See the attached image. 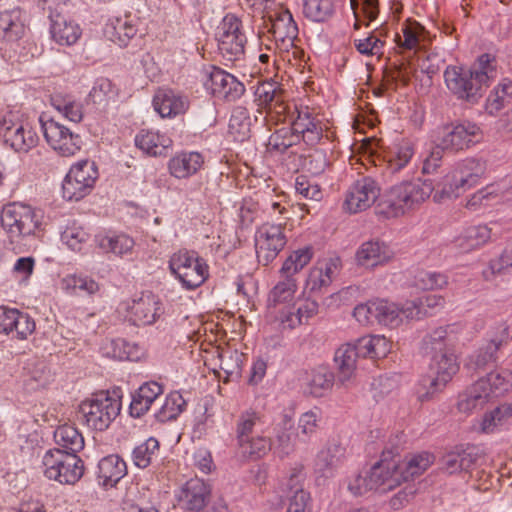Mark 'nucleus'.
Instances as JSON below:
<instances>
[{
  "label": "nucleus",
  "instance_id": "obj_1",
  "mask_svg": "<svg viewBox=\"0 0 512 512\" xmlns=\"http://www.w3.org/2000/svg\"><path fill=\"white\" fill-rule=\"evenodd\" d=\"M434 190L430 179L417 178L393 186L377 206V213L386 218L398 217L425 202Z\"/></svg>",
  "mask_w": 512,
  "mask_h": 512
},
{
  "label": "nucleus",
  "instance_id": "obj_2",
  "mask_svg": "<svg viewBox=\"0 0 512 512\" xmlns=\"http://www.w3.org/2000/svg\"><path fill=\"white\" fill-rule=\"evenodd\" d=\"M312 251L303 248L294 251L284 261L280 269V280L269 293L268 301L276 306L294 299L298 287L297 274L311 261Z\"/></svg>",
  "mask_w": 512,
  "mask_h": 512
},
{
  "label": "nucleus",
  "instance_id": "obj_3",
  "mask_svg": "<svg viewBox=\"0 0 512 512\" xmlns=\"http://www.w3.org/2000/svg\"><path fill=\"white\" fill-rule=\"evenodd\" d=\"M121 410L119 399L110 396L109 392H100L79 405V419L89 428L96 431L106 430L116 419Z\"/></svg>",
  "mask_w": 512,
  "mask_h": 512
},
{
  "label": "nucleus",
  "instance_id": "obj_4",
  "mask_svg": "<svg viewBox=\"0 0 512 512\" xmlns=\"http://www.w3.org/2000/svg\"><path fill=\"white\" fill-rule=\"evenodd\" d=\"M447 88L458 98L475 103L483 95V89L488 85L487 71L465 69L448 66L444 72Z\"/></svg>",
  "mask_w": 512,
  "mask_h": 512
},
{
  "label": "nucleus",
  "instance_id": "obj_5",
  "mask_svg": "<svg viewBox=\"0 0 512 512\" xmlns=\"http://www.w3.org/2000/svg\"><path fill=\"white\" fill-rule=\"evenodd\" d=\"M43 213L22 203H10L1 213V225L13 241L15 238L35 235L41 230Z\"/></svg>",
  "mask_w": 512,
  "mask_h": 512
},
{
  "label": "nucleus",
  "instance_id": "obj_6",
  "mask_svg": "<svg viewBox=\"0 0 512 512\" xmlns=\"http://www.w3.org/2000/svg\"><path fill=\"white\" fill-rule=\"evenodd\" d=\"M44 475L60 484L73 485L84 473L83 461L74 453L60 448L48 450L43 456Z\"/></svg>",
  "mask_w": 512,
  "mask_h": 512
},
{
  "label": "nucleus",
  "instance_id": "obj_7",
  "mask_svg": "<svg viewBox=\"0 0 512 512\" xmlns=\"http://www.w3.org/2000/svg\"><path fill=\"white\" fill-rule=\"evenodd\" d=\"M456 355L453 351H445L433 355L430 364L429 376L423 377L420 381V388L417 390L418 399L423 402L432 398L452 379L458 371Z\"/></svg>",
  "mask_w": 512,
  "mask_h": 512
},
{
  "label": "nucleus",
  "instance_id": "obj_8",
  "mask_svg": "<svg viewBox=\"0 0 512 512\" xmlns=\"http://www.w3.org/2000/svg\"><path fill=\"white\" fill-rule=\"evenodd\" d=\"M511 340L509 326L502 322L489 332L487 344L470 355L464 368L471 374L484 372L498 361V352Z\"/></svg>",
  "mask_w": 512,
  "mask_h": 512
},
{
  "label": "nucleus",
  "instance_id": "obj_9",
  "mask_svg": "<svg viewBox=\"0 0 512 512\" xmlns=\"http://www.w3.org/2000/svg\"><path fill=\"white\" fill-rule=\"evenodd\" d=\"M218 50L225 65L242 61L245 56L247 38L242 31V22L235 15H226L217 33Z\"/></svg>",
  "mask_w": 512,
  "mask_h": 512
},
{
  "label": "nucleus",
  "instance_id": "obj_10",
  "mask_svg": "<svg viewBox=\"0 0 512 512\" xmlns=\"http://www.w3.org/2000/svg\"><path fill=\"white\" fill-rule=\"evenodd\" d=\"M169 268L173 275L187 289L199 287L208 277V266L195 252L180 250L169 260Z\"/></svg>",
  "mask_w": 512,
  "mask_h": 512
},
{
  "label": "nucleus",
  "instance_id": "obj_11",
  "mask_svg": "<svg viewBox=\"0 0 512 512\" xmlns=\"http://www.w3.org/2000/svg\"><path fill=\"white\" fill-rule=\"evenodd\" d=\"M399 444L400 438L397 435L385 446L381 461L374 464L370 471L366 473L372 490H379L384 493L400 484L401 480L396 463L390 461L399 454Z\"/></svg>",
  "mask_w": 512,
  "mask_h": 512
},
{
  "label": "nucleus",
  "instance_id": "obj_12",
  "mask_svg": "<svg viewBox=\"0 0 512 512\" xmlns=\"http://www.w3.org/2000/svg\"><path fill=\"white\" fill-rule=\"evenodd\" d=\"M98 168L93 161L82 160L74 164L62 184L63 197L78 201L88 195L98 178Z\"/></svg>",
  "mask_w": 512,
  "mask_h": 512
},
{
  "label": "nucleus",
  "instance_id": "obj_13",
  "mask_svg": "<svg viewBox=\"0 0 512 512\" xmlns=\"http://www.w3.org/2000/svg\"><path fill=\"white\" fill-rule=\"evenodd\" d=\"M285 223H264L255 233V249L258 262L269 265L276 259L287 243Z\"/></svg>",
  "mask_w": 512,
  "mask_h": 512
},
{
  "label": "nucleus",
  "instance_id": "obj_14",
  "mask_svg": "<svg viewBox=\"0 0 512 512\" xmlns=\"http://www.w3.org/2000/svg\"><path fill=\"white\" fill-rule=\"evenodd\" d=\"M0 133L6 143L17 152H27L37 143V135L18 112L10 111L0 122Z\"/></svg>",
  "mask_w": 512,
  "mask_h": 512
},
{
  "label": "nucleus",
  "instance_id": "obj_15",
  "mask_svg": "<svg viewBox=\"0 0 512 512\" xmlns=\"http://www.w3.org/2000/svg\"><path fill=\"white\" fill-rule=\"evenodd\" d=\"M204 87L214 97L234 102L245 92V86L234 75L216 66H208L203 70Z\"/></svg>",
  "mask_w": 512,
  "mask_h": 512
},
{
  "label": "nucleus",
  "instance_id": "obj_16",
  "mask_svg": "<svg viewBox=\"0 0 512 512\" xmlns=\"http://www.w3.org/2000/svg\"><path fill=\"white\" fill-rule=\"evenodd\" d=\"M484 164L477 159L468 158L458 164L451 176L447 177V184L442 192L447 197H459L468 189L478 184L484 174Z\"/></svg>",
  "mask_w": 512,
  "mask_h": 512
},
{
  "label": "nucleus",
  "instance_id": "obj_17",
  "mask_svg": "<svg viewBox=\"0 0 512 512\" xmlns=\"http://www.w3.org/2000/svg\"><path fill=\"white\" fill-rule=\"evenodd\" d=\"M41 127L47 143L61 156H72L82 145L79 134L54 119L40 118Z\"/></svg>",
  "mask_w": 512,
  "mask_h": 512
},
{
  "label": "nucleus",
  "instance_id": "obj_18",
  "mask_svg": "<svg viewBox=\"0 0 512 512\" xmlns=\"http://www.w3.org/2000/svg\"><path fill=\"white\" fill-rule=\"evenodd\" d=\"M480 137L479 126L471 122H464L443 127L437 138V144L444 151L457 152L478 142Z\"/></svg>",
  "mask_w": 512,
  "mask_h": 512
},
{
  "label": "nucleus",
  "instance_id": "obj_19",
  "mask_svg": "<svg viewBox=\"0 0 512 512\" xmlns=\"http://www.w3.org/2000/svg\"><path fill=\"white\" fill-rule=\"evenodd\" d=\"M128 320L137 326L151 325L162 314L159 298L151 292H143L125 304Z\"/></svg>",
  "mask_w": 512,
  "mask_h": 512
},
{
  "label": "nucleus",
  "instance_id": "obj_20",
  "mask_svg": "<svg viewBox=\"0 0 512 512\" xmlns=\"http://www.w3.org/2000/svg\"><path fill=\"white\" fill-rule=\"evenodd\" d=\"M380 195L378 183L371 177L356 180L347 190L344 209L350 213L365 211Z\"/></svg>",
  "mask_w": 512,
  "mask_h": 512
},
{
  "label": "nucleus",
  "instance_id": "obj_21",
  "mask_svg": "<svg viewBox=\"0 0 512 512\" xmlns=\"http://www.w3.org/2000/svg\"><path fill=\"white\" fill-rule=\"evenodd\" d=\"M292 122L300 142L303 141L306 145L313 147L323 139L326 125L308 107L297 110V116Z\"/></svg>",
  "mask_w": 512,
  "mask_h": 512
},
{
  "label": "nucleus",
  "instance_id": "obj_22",
  "mask_svg": "<svg viewBox=\"0 0 512 512\" xmlns=\"http://www.w3.org/2000/svg\"><path fill=\"white\" fill-rule=\"evenodd\" d=\"M480 454L474 446H457L441 458V469L448 474L470 473L478 464Z\"/></svg>",
  "mask_w": 512,
  "mask_h": 512
},
{
  "label": "nucleus",
  "instance_id": "obj_23",
  "mask_svg": "<svg viewBox=\"0 0 512 512\" xmlns=\"http://www.w3.org/2000/svg\"><path fill=\"white\" fill-rule=\"evenodd\" d=\"M359 358L357 347L348 342L341 345L334 355V362L337 366V379L336 383L343 387L353 385L356 377V364Z\"/></svg>",
  "mask_w": 512,
  "mask_h": 512
},
{
  "label": "nucleus",
  "instance_id": "obj_24",
  "mask_svg": "<svg viewBox=\"0 0 512 512\" xmlns=\"http://www.w3.org/2000/svg\"><path fill=\"white\" fill-rule=\"evenodd\" d=\"M346 449L338 441L332 440L322 448L315 459L314 470L317 475L331 478L343 464Z\"/></svg>",
  "mask_w": 512,
  "mask_h": 512
},
{
  "label": "nucleus",
  "instance_id": "obj_25",
  "mask_svg": "<svg viewBox=\"0 0 512 512\" xmlns=\"http://www.w3.org/2000/svg\"><path fill=\"white\" fill-rule=\"evenodd\" d=\"M394 257V251L385 242L369 240L360 245L355 259L359 266L374 268L388 263Z\"/></svg>",
  "mask_w": 512,
  "mask_h": 512
},
{
  "label": "nucleus",
  "instance_id": "obj_26",
  "mask_svg": "<svg viewBox=\"0 0 512 512\" xmlns=\"http://www.w3.org/2000/svg\"><path fill=\"white\" fill-rule=\"evenodd\" d=\"M210 486L202 479L191 478L182 486L178 499L185 510L194 512L200 511L210 497Z\"/></svg>",
  "mask_w": 512,
  "mask_h": 512
},
{
  "label": "nucleus",
  "instance_id": "obj_27",
  "mask_svg": "<svg viewBox=\"0 0 512 512\" xmlns=\"http://www.w3.org/2000/svg\"><path fill=\"white\" fill-rule=\"evenodd\" d=\"M268 32L273 35L275 42L287 46L293 45L298 36V27L289 10H283L269 16Z\"/></svg>",
  "mask_w": 512,
  "mask_h": 512
},
{
  "label": "nucleus",
  "instance_id": "obj_28",
  "mask_svg": "<svg viewBox=\"0 0 512 512\" xmlns=\"http://www.w3.org/2000/svg\"><path fill=\"white\" fill-rule=\"evenodd\" d=\"M297 439L302 441L303 437L296 432L292 418L283 415L275 428V440L273 442L275 453L280 457L289 456L295 450Z\"/></svg>",
  "mask_w": 512,
  "mask_h": 512
},
{
  "label": "nucleus",
  "instance_id": "obj_29",
  "mask_svg": "<svg viewBox=\"0 0 512 512\" xmlns=\"http://www.w3.org/2000/svg\"><path fill=\"white\" fill-rule=\"evenodd\" d=\"M204 164L203 156L194 151L175 154L168 162V170L176 179H186L196 174Z\"/></svg>",
  "mask_w": 512,
  "mask_h": 512
},
{
  "label": "nucleus",
  "instance_id": "obj_30",
  "mask_svg": "<svg viewBox=\"0 0 512 512\" xmlns=\"http://www.w3.org/2000/svg\"><path fill=\"white\" fill-rule=\"evenodd\" d=\"M126 474V462L118 455L106 456L98 463L97 480L103 487L115 486Z\"/></svg>",
  "mask_w": 512,
  "mask_h": 512
},
{
  "label": "nucleus",
  "instance_id": "obj_31",
  "mask_svg": "<svg viewBox=\"0 0 512 512\" xmlns=\"http://www.w3.org/2000/svg\"><path fill=\"white\" fill-rule=\"evenodd\" d=\"M135 145L145 154L158 157L167 154L172 146V140L159 131L141 130L135 137Z\"/></svg>",
  "mask_w": 512,
  "mask_h": 512
},
{
  "label": "nucleus",
  "instance_id": "obj_32",
  "mask_svg": "<svg viewBox=\"0 0 512 512\" xmlns=\"http://www.w3.org/2000/svg\"><path fill=\"white\" fill-rule=\"evenodd\" d=\"M163 394V386L155 381L146 382L139 387L132 397L130 414L139 418L150 409L152 403Z\"/></svg>",
  "mask_w": 512,
  "mask_h": 512
},
{
  "label": "nucleus",
  "instance_id": "obj_33",
  "mask_svg": "<svg viewBox=\"0 0 512 512\" xmlns=\"http://www.w3.org/2000/svg\"><path fill=\"white\" fill-rule=\"evenodd\" d=\"M188 99L172 90H159L153 98V106L161 117H174L188 108Z\"/></svg>",
  "mask_w": 512,
  "mask_h": 512
},
{
  "label": "nucleus",
  "instance_id": "obj_34",
  "mask_svg": "<svg viewBox=\"0 0 512 512\" xmlns=\"http://www.w3.org/2000/svg\"><path fill=\"white\" fill-rule=\"evenodd\" d=\"M496 223L488 225L470 226L456 239V246L464 252L476 249L487 243L493 235H496Z\"/></svg>",
  "mask_w": 512,
  "mask_h": 512
},
{
  "label": "nucleus",
  "instance_id": "obj_35",
  "mask_svg": "<svg viewBox=\"0 0 512 512\" xmlns=\"http://www.w3.org/2000/svg\"><path fill=\"white\" fill-rule=\"evenodd\" d=\"M333 383V373L328 368L320 366L307 373L303 391L313 397H323L332 389Z\"/></svg>",
  "mask_w": 512,
  "mask_h": 512
},
{
  "label": "nucleus",
  "instance_id": "obj_36",
  "mask_svg": "<svg viewBox=\"0 0 512 512\" xmlns=\"http://www.w3.org/2000/svg\"><path fill=\"white\" fill-rule=\"evenodd\" d=\"M25 32L23 13L19 8L0 12V39L16 42Z\"/></svg>",
  "mask_w": 512,
  "mask_h": 512
},
{
  "label": "nucleus",
  "instance_id": "obj_37",
  "mask_svg": "<svg viewBox=\"0 0 512 512\" xmlns=\"http://www.w3.org/2000/svg\"><path fill=\"white\" fill-rule=\"evenodd\" d=\"M50 33L59 45L71 46L81 36V29L74 21L68 20L64 15L52 17Z\"/></svg>",
  "mask_w": 512,
  "mask_h": 512
},
{
  "label": "nucleus",
  "instance_id": "obj_38",
  "mask_svg": "<svg viewBox=\"0 0 512 512\" xmlns=\"http://www.w3.org/2000/svg\"><path fill=\"white\" fill-rule=\"evenodd\" d=\"M137 31L135 21L129 16L115 18L105 28L106 36L121 47L127 46Z\"/></svg>",
  "mask_w": 512,
  "mask_h": 512
},
{
  "label": "nucleus",
  "instance_id": "obj_39",
  "mask_svg": "<svg viewBox=\"0 0 512 512\" xmlns=\"http://www.w3.org/2000/svg\"><path fill=\"white\" fill-rule=\"evenodd\" d=\"M435 457L428 452L410 455L403 463L396 464L400 480L408 481L424 473L433 463Z\"/></svg>",
  "mask_w": 512,
  "mask_h": 512
},
{
  "label": "nucleus",
  "instance_id": "obj_40",
  "mask_svg": "<svg viewBox=\"0 0 512 512\" xmlns=\"http://www.w3.org/2000/svg\"><path fill=\"white\" fill-rule=\"evenodd\" d=\"M478 381L490 398L498 397L512 387V372L507 369H497L481 377Z\"/></svg>",
  "mask_w": 512,
  "mask_h": 512
},
{
  "label": "nucleus",
  "instance_id": "obj_41",
  "mask_svg": "<svg viewBox=\"0 0 512 512\" xmlns=\"http://www.w3.org/2000/svg\"><path fill=\"white\" fill-rule=\"evenodd\" d=\"M500 199L512 200V196L507 195L505 185H487L485 188L474 193L467 201L466 207L476 211L481 206H488L499 203Z\"/></svg>",
  "mask_w": 512,
  "mask_h": 512
},
{
  "label": "nucleus",
  "instance_id": "obj_42",
  "mask_svg": "<svg viewBox=\"0 0 512 512\" xmlns=\"http://www.w3.org/2000/svg\"><path fill=\"white\" fill-rule=\"evenodd\" d=\"M357 347L359 357L381 358L387 355L390 349L389 341L381 335H368L352 342Z\"/></svg>",
  "mask_w": 512,
  "mask_h": 512
},
{
  "label": "nucleus",
  "instance_id": "obj_43",
  "mask_svg": "<svg viewBox=\"0 0 512 512\" xmlns=\"http://www.w3.org/2000/svg\"><path fill=\"white\" fill-rule=\"evenodd\" d=\"M55 443L64 452L76 454L84 447L82 434L72 425L64 424L54 431Z\"/></svg>",
  "mask_w": 512,
  "mask_h": 512
},
{
  "label": "nucleus",
  "instance_id": "obj_44",
  "mask_svg": "<svg viewBox=\"0 0 512 512\" xmlns=\"http://www.w3.org/2000/svg\"><path fill=\"white\" fill-rule=\"evenodd\" d=\"M415 153L414 146L408 141L391 148L385 155L386 167L391 174L400 172L408 166Z\"/></svg>",
  "mask_w": 512,
  "mask_h": 512
},
{
  "label": "nucleus",
  "instance_id": "obj_45",
  "mask_svg": "<svg viewBox=\"0 0 512 512\" xmlns=\"http://www.w3.org/2000/svg\"><path fill=\"white\" fill-rule=\"evenodd\" d=\"M491 398L477 380L459 397L458 409L463 413H471L480 410Z\"/></svg>",
  "mask_w": 512,
  "mask_h": 512
},
{
  "label": "nucleus",
  "instance_id": "obj_46",
  "mask_svg": "<svg viewBox=\"0 0 512 512\" xmlns=\"http://www.w3.org/2000/svg\"><path fill=\"white\" fill-rule=\"evenodd\" d=\"M159 449V441L154 437H149L134 447L131 453V460L137 468L145 469L158 459Z\"/></svg>",
  "mask_w": 512,
  "mask_h": 512
},
{
  "label": "nucleus",
  "instance_id": "obj_47",
  "mask_svg": "<svg viewBox=\"0 0 512 512\" xmlns=\"http://www.w3.org/2000/svg\"><path fill=\"white\" fill-rule=\"evenodd\" d=\"M454 326L439 327L433 330L430 334L425 336L424 345L426 349H430L434 354L443 353L445 351H452L450 346L455 341Z\"/></svg>",
  "mask_w": 512,
  "mask_h": 512
},
{
  "label": "nucleus",
  "instance_id": "obj_48",
  "mask_svg": "<svg viewBox=\"0 0 512 512\" xmlns=\"http://www.w3.org/2000/svg\"><path fill=\"white\" fill-rule=\"evenodd\" d=\"M105 349L108 356L118 360L137 361L141 356V349L136 343L122 338L111 340Z\"/></svg>",
  "mask_w": 512,
  "mask_h": 512
},
{
  "label": "nucleus",
  "instance_id": "obj_49",
  "mask_svg": "<svg viewBox=\"0 0 512 512\" xmlns=\"http://www.w3.org/2000/svg\"><path fill=\"white\" fill-rule=\"evenodd\" d=\"M299 143L300 138L293 129V122H291V127H282L271 134L268 146L273 151L284 153L290 147Z\"/></svg>",
  "mask_w": 512,
  "mask_h": 512
},
{
  "label": "nucleus",
  "instance_id": "obj_50",
  "mask_svg": "<svg viewBox=\"0 0 512 512\" xmlns=\"http://www.w3.org/2000/svg\"><path fill=\"white\" fill-rule=\"evenodd\" d=\"M61 288L66 292H76L77 290L93 295L100 289L99 284L89 276L69 274L62 278Z\"/></svg>",
  "mask_w": 512,
  "mask_h": 512
},
{
  "label": "nucleus",
  "instance_id": "obj_51",
  "mask_svg": "<svg viewBox=\"0 0 512 512\" xmlns=\"http://www.w3.org/2000/svg\"><path fill=\"white\" fill-rule=\"evenodd\" d=\"M135 242L133 238L126 234L114 236H105L99 240V247L106 252H112L118 256H124L132 253Z\"/></svg>",
  "mask_w": 512,
  "mask_h": 512
},
{
  "label": "nucleus",
  "instance_id": "obj_52",
  "mask_svg": "<svg viewBox=\"0 0 512 512\" xmlns=\"http://www.w3.org/2000/svg\"><path fill=\"white\" fill-rule=\"evenodd\" d=\"M51 375L44 362L29 364L26 368L24 385L28 390H37L45 387L50 381Z\"/></svg>",
  "mask_w": 512,
  "mask_h": 512
},
{
  "label": "nucleus",
  "instance_id": "obj_53",
  "mask_svg": "<svg viewBox=\"0 0 512 512\" xmlns=\"http://www.w3.org/2000/svg\"><path fill=\"white\" fill-rule=\"evenodd\" d=\"M185 406L186 402L179 393H171L166 397L161 408L155 413V417L162 423L174 420L184 410Z\"/></svg>",
  "mask_w": 512,
  "mask_h": 512
},
{
  "label": "nucleus",
  "instance_id": "obj_54",
  "mask_svg": "<svg viewBox=\"0 0 512 512\" xmlns=\"http://www.w3.org/2000/svg\"><path fill=\"white\" fill-rule=\"evenodd\" d=\"M447 284V275L436 271L420 270L413 279V285L421 290L443 289Z\"/></svg>",
  "mask_w": 512,
  "mask_h": 512
},
{
  "label": "nucleus",
  "instance_id": "obj_55",
  "mask_svg": "<svg viewBox=\"0 0 512 512\" xmlns=\"http://www.w3.org/2000/svg\"><path fill=\"white\" fill-rule=\"evenodd\" d=\"M301 168L313 176L321 175L329 165L327 154L324 150L313 149L301 156Z\"/></svg>",
  "mask_w": 512,
  "mask_h": 512
},
{
  "label": "nucleus",
  "instance_id": "obj_56",
  "mask_svg": "<svg viewBox=\"0 0 512 512\" xmlns=\"http://www.w3.org/2000/svg\"><path fill=\"white\" fill-rule=\"evenodd\" d=\"M258 201H261L263 210L277 211L279 214L284 215L288 213L286 202L283 200L284 195L275 194V189L270 188L268 184H264V189H259L256 193Z\"/></svg>",
  "mask_w": 512,
  "mask_h": 512
},
{
  "label": "nucleus",
  "instance_id": "obj_57",
  "mask_svg": "<svg viewBox=\"0 0 512 512\" xmlns=\"http://www.w3.org/2000/svg\"><path fill=\"white\" fill-rule=\"evenodd\" d=\"M53 107L59 111L69 121L78 123L82 120L83 112L80 103L74 101L71 97L54 95L51 98Z\"/></svg>",
  "mask_w": 512,
  "mask_h": 512
},
{
  "label": "nucleus",
  "instance_id": "obj_58",
  "mask_svg": "<svg viewBox=\"0 0 512 512\" xmlns=\"http://www.w3.org/2000/svg\"><path fill=\"white\" fill-rule=\"evenodd\" d=\"M284 92L276 82L265 81L260 83L254 94L255 101L260 108L267 109L273 102H279V96Z\"/></svg>",
  "mask_w": 512,
  "mask_h": 512
},
{
  "label": "nucleus",
  "instance_id": "obj_59",
  "mask_svg": "<svg viewBox=\"0 0 512 512\" xmlns=\"http://www.w3.org/2000/svg\"><path fill=\"white\" fill-rule=\"evenodd\" d=\"M377 323L389 327H398L402 323L400 307L385 300H377Z\"/></svg>",
  "mask_w": 512,
  "mask_h": 512
},
{
  "label": "nucleus",
  "instance_id": "obj_60",
  "mask_svg": "<svg viewBox=\"0 0 512 512\" xmlns=\"http://www.w3.org/2000/svg\"><path fill=\"white\" fill-rule=\"evenodd\" d=\"M510 417H512V404L504 403L485 414L481 429L485 433L493 432L496 427L504 424Z\"/></svg>",
  "mask_w": 512,
  "mask_h": 512
},
{
  "label": "nucleus",
  "instance_id": "obj_61",
  "mask_svg": "<svg viewBox=\"0 0 512 512\" xmlns=\"http://www.w3.org/2000/svg\"><path fill=\"white\" fill-rule=\"evenodd\" d=\"M220 369L226 377H238L241 374L243 354L237 350H225L219 354Z\"/></svg>",
  "mask_w": 512,
  "mask_h": 512
},
{
  "label": "nucleus",
  "instance_id": "obj_62",
  "mask_svg": "<svg viewBox=\"0 0 512 512\" xmlns=\"http://www.w3.org/2000/svg\"><path fill=\"white\" fill-rule=\"evenodd\" d=\"M241 450V453L244 456L260 458L267 454L268 451L271 450L272 443L269 438L258 436V437H249L244 442L238 444Z\"/></svg>",
  "mask_w": 512,
  "mask_h": 512
},
{
  "label": "nucleus",
  "instance_id": "obj_63",
  "mask_svg": "<svg viewBox=\"0 0 512 512\" xmlns=\"http://www.w3.org/2000/svg\"><path fill=\"white\" fill-rule=\"evenodd\" d=\"M303 13L308 19L321 22L332 15L333 9L326 0H304Z\"/></svg>",
  "mask_w": 512,
  "mask_h": 512
},
{
  "label": "nucleus",
  "instance_id": "obj_64",
  "mask_svg": "<svg viewBox=\"0 0 512 512\" xmlns=\"http://www.w3.org/2000/svg\"><path fill=\"white\" fill-rule=\"evenodd\" d=\"M510 267H512V239L507 243L502 254L490 261L488 268L483 271V277L486 281H492L496 274Z\"/></svg>",
  "mask_w": 512,
  "mask_h": 512
}]
</instances>
